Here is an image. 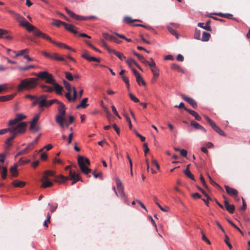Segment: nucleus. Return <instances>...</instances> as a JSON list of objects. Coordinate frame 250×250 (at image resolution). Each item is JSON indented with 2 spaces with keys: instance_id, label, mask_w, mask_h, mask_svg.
<instances>
[{
  "instance_id": "27",
  "label": "nucleus",
  "mask_w": 250,
  "mask_h": 250,
  "mask_svg": "<svg viewBox=\"0 0 250 250\" xmlns=\"http://www.w3.org/2000/svg\"><path fill=\"white\" fill-rule=\"evenodd\" d=\"M16 95V93H14L9 95L0 96V102H5L9 101L13 99Z\"/></svg>"
},
{
  "instance_id": "47",
  "label": "nucleus",
  "mask_w": 250,
  "mask_h": 250,
  "mask_svg": "<svg viewBox=\"0 0 250 250\" xmlns=\"http://www.w3.org/2000/svg\"><path fill=\"white\" fill-rule=\"evenodd\" d=\"M35 145L34 142H31L29 143L27 145V146L25 148L26 150L29 152L30 151H31L33 149Z\"/></svg>"
},
{
  "instance_id": "19",
  "label": "nucleus",
  "mask_w": 250,
  "mask_h": 250,
  "mask_svg": "<svg viewBox=\"0 0 250 250\" xmlns=\"http://www.w3.org/2000/svg\"><path fill=\"white\" fill-rule=\"evenodd\" d=\"M64 27L67 30L72 32L74 34H76L78 33L76 30L77 29V27L71 24L65 23Z\"/></svg>"
},
{
  "instance_id": "45",
  "label": "nucleus",
  "mask_w": 250,
  "mask_h": 250,
  "mask_svg": "<svg viewBox=\"0 0 250 250\" xmlns=\"http://www.w3.org/2000/svg\"><path fill=\"white\" fill-rule=\"evenodd\" d=\"M184 173L188 178L192 180H195L194 175L191 173L189 170H184Z\"/></svg>"
},
{
  "instance_id": "39",
  "label": "nucleus",
  "mask_w": 250,
  "mask_h": 250,
  "mask_svg": "<svg viewBox=\"0 0 250 250\" xmlns=\"http://www.w3.org/2000/svg\"><path fill=\"white\" fill-rule=\"evenodd\" d=\"M136 82L139 85H140L141 84H142L143 85H146L145 82L144 81L143 78L141 77V76L140 75L136 77Z\"/></svg>"
},
{
  "instance_id": "3",
  "label": "nucleus",
  "mask_w": 250,
  "mask_h": 250,
  "mask_svg": "<svg viewBox=\"0 0 250 250\" xmlns=\"http://www.w3.org/2000/svg\"><path fill=\"white\" fill-rule=\"evenodd\" d=\"M27 125L26 122H21L17 126H8V129H10V130H8V132H10L11 134V136L9 137L10 139L13 140L18 133L25 132Z\"/></svg>"
},
{
  "instance_id": "59",
  "label": "nucleus",
  "mask_w": 250,
  "mask_h": 250,
  "mask_svg": "<svg viewBox=\"0 0 250 250\" xmlns=\"http://www.w3.org/2000/svg\"><path fill=\"white\" fill-rule=\"evenodd\" d=\"M101 43L102 44V45L105 47L107 50L110 53V50H113V49L110 48L108 45L107 44H106V43L104 42V40H101Z\"/></svg>"
},
{
  "instance_id": "50",
  "label": "nucleus",
  "mask_w": 250,
  "mask_h": 250,
  "mask_svg": "<svg viewBox=\"0 0 250 250\" xmlns=\"http://www.w3.org/2000/svg\"><path fill=\"white\" fill-rule=\"evenodd\" d=\"M50 206V211L51 213H53L57 208L58 204L55 203L54 204H48Z\"/></svg>"
},
{
  "instance_id": "31",
  "label": "nucleus",
  "mask_w": 250,
  "mask_h": 250,
  "mask_svg": "<svg viewBox=\"0 0 250 250\" xmlns=\"http://www.w3.org/2000/svg\"><path fill=\"white\" fill-rule=\"evenodd\" d=\"M52 85H53V89L56 91V93L59 94H62V87L56 83V82Z\"/></svg>"
},
{
  "instance_id": "21",
  "label": "nucleus",
  "mask_w": 250,
  "mask_h": 250,
  "mask_svg": "<svg viewBox=\"0 0 250 250\" xmlns=\"http://www.w3.org/2000/svg\"><path fill=\"white\" fill-rule=\"evenodd\" d=\"M18 166L16 163L10 168V172L12 177H17L18 175L17 167Z\"/></svg>"
},
{
  "instance_id": "20",
  "label": "nucleus",
  "mask_w": 250,
  "mask_h": 250,
  "mask_svg": "<svg viewBox=\"0 0 250 250\" xmlns=\"http://www.w3.org/2000/svg\"><path fill=\"white\" fill-rule=\"evenodd\" d=\"M69 179L71 180H73L75 179H78V181H82V180L80 177V175L79 174L76 173L75 171H73L72 170H70L69 171Z\"/></svg>"
},
{
  "instance_id": "2",
  "label": "nucleus",
  "mask_w": 250,
  "mask_h": 250,
  "mask_svg": "<svg viewBox=\"0 0 250 250\" xmlns=\"http://www.w3.org/2000/svg\"><path fill=\"white\" fill-rule=\"evenodd\" d=\"M38 78H29L22 80L17 87L18 91L23 90H31L36 88L38 85Z\"/></svg>"
},
{
  "instance_id": "51",
  "label": "nucleus",
  "mask_w": 250,
  "mask_h": 250,
  "mask_svg": "<svg viewBox=\"0 0 250 250\" xmlns=\"http://www.w3.org/2000/svg\"><path fill=\"white\" fill-rule=\"evenodd\" d=\"M65 76L66 78L68 80L70 81H72L73 80L74 77L72 76L71 73H70V72H65Z\"/></svg>"
},
{
  "instance_id": "64",
  "label": "nucleus",
  "mask_w": 250,
  "mask_h": 250,
  "mask_svg": "<svg viewBox=\"0 0 250 250\" xmlns=\"http://www.w3.org/2000/svg\"><path fill=\"white\" fill-rule=\"evenodd\" d=\"M52 43L58 46L60 48H65V47H66V45L63 43L55 42L54 41V42H53Z\"/></svg>"
},
{
  "instance_id": "54",
  "label": "nucleus",
  "mask_w": 250,
  "mask_h": 250,
  "mask_svg": "<svg viewBox=\"0 0 250 250\" xmlns=\"http://www.w3.org/2000/svg\"><path fill=\"white\" fill-rule=\"evenodd\" d=\"M63 84H64V85L65 86V88L66 90L67 91H69L71 90V85H70V83L68 82H67V81L64 80L63 81Z\"/></svg>"
},
{
  "instance_id": "13",
  "label": "nucleus",
  "mask_w": 250,
  "mask_h": 250,
  "mask_svg": "<svg viewBox=\"0 0 250 250\" xmlns=\"http://www.w3.org/2000/svg\"><path fill=\"white\" fill-rule=\"evenodd\" d=\"M26 118V116H24L22 114H17L16 115L15 119L10 120L8 123V126H15V125L18 124L20 121Z\"/></svg>"
},
{
  "instance_id": "57",
  "label": "nucleus",
  "mask_w": 250,
  "mask_h": 250,
  "mask_svg": "<svg viewBox=\"0 0 250 250\" xmlns=\"http://www.w3.org/2000/svg\"><path fill=\"white\" fill-rule=\"evenodd\" d=\"M190 125L191 126H193L195 128L197 129H200V127L201 126V125L195 122L194 121H191Z\"/></svg>"
},
{
  "instance_id": "24",
  "label": "nucleus",
  "mask_w": 250,
  "mask_h": 250,
  "mask_svg": "<svg viewBox=\"0 0 250 250\" xmlns=\"http://www.w3.org/2000/svg\"><path fill=\"white\" fill-rule=\"evenodd\" d=\"M210 21L208 20L206 22V25H204V23L199 22L198 23V26L201 28H202L207 31H211V28L210 26Z\"/></svg>"
},
{
  "instance_id": "16",
  "label": "nucleus",
  "mask_w": 250,
  "mask_h": 250,
  "mask_svg": "<svg viewBox=\"0 0 250 250\" xmlns=\"http://www.w3.org/2000/svg\"><path fill=\"white\" fill-rule=\"evenodd\" d=\"M182 99L190 104L194 108L197 107V104L196 101L192 98L188 97L184 94H181Z\"/></svg>"
},
{
  "instance_id": "56",
  "label": "nucleus",
  "mask_w": 250,
  "mask_h": 250,
  "mask_svg": "<svg viewBox=\"0 0 250 250\" xmlns=\"http://www.w3.org/2000/svg\"><path fill=\"white\" fill-rule=\"evenodd\" d=\"M129 96L131 100L135 103L139 102V100L137 97H136L132 93H129Z\"/></svg>"
},
{
  "instance_id": "5",
  "label": "nucleus",
  "mask_w": 250,
  "mask_h": 250,
  "mask_svg": "<svg viewBox=\"0 0 250 250\" xmlns=\"http://www.w3.org/2000/svg\"><path fill=\"white\" fill-rule=\"evenodd\" d=\"M57 104L59 105L58 107V114L55 117V121L61 128H63V121L65 115L66 108L65 105L61 102L59 101Z\"/></svg>"
},
{
  "instance_id": "18",
  "label": "nucleus",
  "mask_w": 250,
  "mask_h": 250,
  "mask_svg": "<svg viewBox=\"0 0 250 250\" xmlns=\"http://www.w3.org/2000/svg\"><path fill=\"white\" fill-rule=\"evenodd\" d=\"M35 35L38 37H41L42 38L49 41L51 43L54 42V41L51 39V38L49 36H48L45 33H42L39 30L35 31Z\"/></svg>"
},
{
  "instance_id": "6",
  "label": "nucleus",
  "mask_w": 250,
  "mask_h": 250,
  "mask_svg": "<svg viewBox=\"0 0 250 250\" xmlns=\"http://www.w3.org/2000/svg\"><path fill=\"white\" fill-rule=\"evenodd\" d=\"M34 75L37 76L38 79L44 80L45 83L48 84H53L55 82L53 75L47 71H41L38 73H34Z\"/></svg>"
},
{
  "instance_id": "35",
  "label": "nucleus",
  "mask_w": 250,
  "mask_h": 250,
  "mask_svg": "<svg viewBox=\"0 0 250 250\" xmlns=\"http://www.w3.org/2000/svg\"><path fill=\"white\" fill-rule=\"evenodd\" d=\"M30 162V159H24V158H21L20 159L19 161L17 162L16 164H17L18 166L21 165H23L26 164H28Z\"/></svg>"
},
{
  "instance_id": "22",
  "label": "nucleus",
  "mask_w": 250,
  "mask_h": 250,
  "mask_svg": "<svg viewBox=\"0 0 250 250\" xmlns=\"http://www.w3.org/2000/svg\"><path fill=\"white\" fill-rule=\"evenodd\" d=\"M75 120V118L73 116H70L68 118V120L67 121L66 118L64 117V120L63 121V127L65 126L66 127H68V126L72 124Z\"/></svg>"
},
{
  "instance_id": "29",
  "label": "nucleus",
  "mask_w": 250,
  "mask_h": 250,
  "mask_svg": "<svg viewBox=\"0 0 250 250\" xmlns=\"http://www.w3.org/2000/svg\"><path fill=\"white\" fill-rule=\"evenodd\" d=\"M110 53H112L115 54L120 60H123L125 59V57L124 55V54L120 52L116 51L113 49V50H110Z\"/></svg>"
},
{
  "instance_id": "55",
  "label": "nucleus",
  "mask_w": 250,
  "mask_h": 250,
  "mask_svg": "<svg viewBox=\"0 0 250 250\" xmlns=\"http://www.w3.org/2000/svg\"><path fill=\"white\" fill-rule=\"evenodd\" d=\"M73 89V97H71V101H75L77 97V93L75 87H73L72 88Z\"/></svg>"
},
{
  "instance_id": "23",
  "label": "nucleus",
  "mask_w": 250,
  "mask_h": 250,
  "mask_svg": "<svg viewBox=\"0 0 250 250\" xmlns=\"http://www.w3.org/2000/svg\"><path fill=\"white\" fill-rule=\"evenodd\" d=\"M185 110L188 112L190 114L194 117L195 119L197 121H201V117L195 111L189 109L187 108H185Z\"/></svg>"
},
{
  "instance_id": "63",
  "label": "nucleus",
  "mask_w": 250,
  "mask_h": 250,
  "mask_svg": "<svg viewBox=\"0 0 250 250\" xmlns=\"http://www.w3.org/2000/svg\"><path fill=\"white\" fill-rule=\"evenodd\" d=\"M227 221L232 227H233L235 229H237L241 233H242L241 230L235 224H234L230 220L227 219Z\"/></svg>"
},
{
  "instance_id": "36",
  "label": "nucleus",
  "mask_w": 250,
  "mask_h": 250,
  "mask_svg": "<svg viewBox=\"0 0 250 250\" xmlns=\"http://www.w3.org/2000/svg\"><path fill=\"white\" fill-rule=\"evenodd\" d=\"M214 15H217L219 17H222V18H225L229 19H232L233 15L229 13H226L224 14L221 12L217 13H214Z\"/></svg>"
},
{
  "instance_id": "58",
  "label": "nucleus",
  "mask_w": 250,
  "mask_h": 250,
  "mask_svg": "<svg viewBox=\"0 0 250 250\" xmlns=\"http://www.w3.org/2000/svg\"><path fill=\"white\" fill-rule=\"evenodd\" d=\"M225 242L226 244V245L229 247V248L230 249H231L232 248V246L231 245V244L229 242V238L227 235H225Z\"/></svg>"
},
{
  "instance_id": "10",
  "label": "nucleus",
  "mask_w": 250,
  "mask_h": 250,
  "mask_svg": "<svg viewBox=\"0 0 250 250\" xmlns=\"http://www.w3.org/2000/svg\"><path fill=\"white\" fill-rule=\"evenodd\" d=\"M204 118L207 121L208 124L211 126V127L213 129V130L219 133L221 136H225V133L214 122H213L210 118H209L207 116L204 115Z\"/></svg>"
},
{
  "instance_id": "28",
  "label": "nucleus",
  "mask_w": 250,
  "mask_h": 250,
  "mask_svg": "<svg viewBox=\"0 0 250 250\" xmlns=\"http://www.w3.org/2000/svg\"><path fill=\"white\" fill-rule=\"evenodd\" d=\"M41 87L42 88V91L44 92L51 93L54 90V89L52 87L45 84H41Z\"/></svg>"
},
{
  "instance_id": "62",
  "label": "nucleus",
  "mask_w": 250,
  "mask_h": 250,
  "mask_svg": "<svg viewBox=\"0 0 250 250\" xmlns=\"http://www.w3.org/2000/svg\"><path fill=\"white\" fill-rule=\"evenodd\" d=\"M8 34V31L2 29H0V38H3Z\"/></svg>"
},
{
  "instance_id": "7",
  "label": "nucleus",
  "mask_w": 250,
  "mask_h": 250,
  "mask_svg": "<svg viewBox=\"0 0 250 250\" xmlns=\"http://www.w3.org/2000/svg\"><path fill=\"white\" fill-rule=\"evenodd\" d=\"M116 185H117V188L118 189V197H120L127 204H128V200L127 199V197L125 194V193L124 192V188L123 186L122 183L120 179L118 177H116L115 179Z\"/></svg>"
},
{
  "instance_id": "60",
  "label": "nucleus",
  "mask_w": 250,
  "mask_h": 250,
  "mask_svg": "<svg viewBox=\"0 0 250 250\" xmlns=\"http://www.w3.org/2000/svg\"><path fill=\"white\" fill-rule=\"evenodd\" d=\"M40 113H38L37 114H36L34 117V118L32 119V120L31 121V122L33 123H36L37 124L38 121L39 120V119L40 118Z\"/></svg>"
},
{
  "instance_id": "25",
  "label": "nucleus",
  "mask_w": 250,
  "mask_h": 250,
  "mask_svg": "<svg viewBox=\"0 0 250 250\" xmlns=\"http://www.w3.org/2000/svg\"><path fill=\"white\" fill-rule=\"evenodd\" d=\"M26 183L24 182L18 180H15L12 183V185L15 187H18L20 188H22L24 187Z\"/></svg>"
},
{
  "instance_id": "34",
  "label": "nucleus",
  "mask_w": 250,
  "mask_h": 250,
  "mask_svg": "<svg viewBox=\"0 0 250 250\" xmlns=\"http://www.w3.org/2000/svg\"><path fill=\"white\" fill-rule=\"evenodd\" d=\"M124 21L128 24L131 23L134 21L142 22L140 20H133L131 17L128 16L124 17Z\"/></svg>"
},
{
  "instance_id": "41",
  "label": "nucleus",
  "mask_w": 250,
  "mask_h": 250,
  "mask_svg": "<svg viewBox=\"0 0 250 250\" xmlns=\"http://www.w3.org/2000/svg\"><path fill=\"white\" fill-rule=\"evenodd\" d=\"M35 66L33 65H30L27 66H19L18 69L21 71H27L30 69L35 68Z\"/></svg>"
},
{
  "instance_id": "17",
  "label": "nucleus",
  "mask_w": 250,
  "mask_h": 250,
  "mask_svg": "<svg viewBox=\"0 0 250 250\" xmlns=\"http://www.w3.org/2000/svg\"><path fill=\"white\" fill-rule=\"evenodd\" d=\"M224 187L226 189L227 193L229 195L233 197H236L237 196L238 192L236 189L230 188L227 185H225Z\"/></svg>"
},
{
  "instance_id": "33",
  "label": "nucleus",
  "mask_w": 250,
  "mask_h": 250,
  "mask_svg": "<svg viewBox=\"0 0 250 250\" xmlns=\"http://www.w3.org/2000/svg\"><path fill=\"white\" fill-rule=\"evenodd\" d=\"M42 95H40V96L38 97L36 99H34V101L33 102L32 104V106H35L36 104H39V109L40 111V105H41V102L42 101Z\"/></svg>"
},
{
  "instance_id": "9",
  "label": "nucleus",
  "mask_w": 250,
  "mask_h": 250,
  "mask_svg": "<svg viewBox=\"0 0 250 250\" xmlns=\"http://www.w3.org/2000/svg\"><path fill=\"white\" fill-rule=\"evenodd\" d=\"M65 10L67 13L72 18L78 21H86L89 19L95 18V16L83 17L75 14L74 12L65 7Z\"/></svg>"
},
{
  "instance_id": "26",
  "label": "nucleus",
  "mask_w": 250,
  "mask_h": 250,
  "mask_svg": "<svg viewBox=\"0 0 250 250\" xmlns=\"http://www.w3.org/2000/svg\"><path fill=\"white\" fill-rule=\"evenodd\" d=\"M87 101H88L87 98H83L80 104L76 106V108L79 109L80 108H86L88 105V104H86Z\"/></svg>"
},
{
  "instance_id": "52",
  "label": "nucleus",
  "mask_w": 250,
  "mask_h": 250,
  "mask_svg": "<svg viewBox=\"0 0 250 250\" xmlns=\"http://www.w3.org/2000/svg\"><path fill=\"white\" fill-rule=\"evenodd\" d=\"M50 218H51V215L49 214V213H48L47 214V218L44 222V224H43L44 226L46 227V228L48 227V224L49 223H50Z\"/></svg>"
},
{
  "instance_id": "4",
  "label": "nucleus",
  "mask_w": 250,
  "mask_h": 250,
  "mask_svg": "<svg viewBox=\"0 0 250 250\" xmlns=\"http://www.w3.org/2000/svg\"><path fill=\"white\" fill-rule=\"evenodd\" d=\"M27 125L26 122H21L17 126H8V129H10V130H8V132H10L11 134V136L9 137L10 139L13 140L18 133L25 132Z\"/></svg>"
},
{
  "instance_id": "12",
  "label": "nucleus",
  "mask_w": 250,
  "mask_h": 250,
  "mask_svg": "<svg viewBox=\"0 0 250 250\" xmlns=\"http://www.w3.org/2000/svg\"><path fill=\"white\" fill-rule=\"evenodd\" d=\"M83 159V156H79L78 158V165L81 168L82 171L85 174H88L91 172V169L83 165L82 160Z\"/></svg>"
},
{
  "instance_id": "61",
  "label": "nucleus",
  "mask_w": 250,
  "mask_h": 250,
  "mask_svg": "<svg viewBox=\"0 0 250 250\" xmlns=\"http://www.w3.org/2000/svg\"><path fill=\"white\" fill-rule=\"evenodd\" d=\"M126 62L129 66H131L132 64H135L136 63L135 60L131 58L127 59Z\"/></svg>"
},
{
  "instance_id": "43",
  "label": "nucleus",
  "mask_w": 250,
  "mask_h": 250,
  "mask_svg": "<svg viewBox=\"0 0 250 250\" xmlns=\"http://www.w3.org/2000/svg\"><path fill=\"white\" fill-rule=\"evenodd\" d=\"M65 23V22L59 20H54L52 24L57 27H60L62 25L64 26Z\"/></svg>"
},
{
  "instance_id": "14",
  "label": "nucleus",
  "mask_w": 250,
  "mask_h": 250,
  "mask_svg": "<svg viewBox=\"0 0 250 250\" xmlns=\"http://www.w3.org/2000/svg\"><path fill=\"white\" fill-rule=\"evenodd\" d=\"M82 57L86 59L89 62L94 61L100 62L101 61V60L99 58L89 56L88 52L86 50H83V53L82 55Z\"/></svg>"
},
{
  "instance_id": "44",
  "label": "nucleus",
  "mask_w": 250,
  "mask_h": 250,
  "mask_svg": "<svg viewBox=\"0 0 250 250\" xmlns=\"http://www.w3.org/2000/svg\"><path fill=\"white\" fill-rule=\"evenodd\" d=\"M30 129L35 131H38L40 130V127L36 123L30 122Z\"/></svg>"
},
{
  "instance_id": "37",
  "label": "nucleus",
  "mask_w": 250,
  "mask_h": 250,
  "mask_svg": "<svg viewBox=\"0 0 250 250\" xmlns=\"http://www.w3.org/2000/svg\"><path fill=\"white\" fill-rule=\"evenodd\" d=\"M51 57L50 59H52L54 60L60 61H65L64 58L62 57L59 56L58 53H54L53 54H51Z\"/></svg>"
},
{
  "instance_id": "40",
  "label": "nucleus",
  "mask_w": 250,
  "mask_h": 250,
  "mask_svg": "<svg viewBox=\"0 0 250 250\" xmlns=\"http://www.w3.org/2000/svg\"><path fill=\"white\" fill-rule=\"evenodd\" d=\"M7 175V169L5 167H2V171L1 172V177L2 179L6 178Z\"/></svg>"
},
{
  "instance_id": "49",
  "label": "nucleus",
  "mask_w": 250,
  "mask_h": 250,
  "mask_svg": "<svg viewBox=\"0 0 250 250\" xmlns=\"http://www.w3.org/2000/svg\"><path fill=\"white\" fill-rule=\"evenodd\" d=\"M28 53V49H25L21 50H20L19 53H16L15 54V56L14 57H17L19 56H22L24 55V53Z\"/></svg>"
},
{
  "instance_id": "42",
  "label": "nucleus",
  "mask_w": 250,
  "mask_h": 250,
  "mask_svg": "<svg viewBox=\"0 0 250 250\" xmlns=\"http://www.w3.org/2000/svg\"><path fill=\"white\" fill-rule=\"evenodd\" d=\"M103 36L104 38L106 40H109L111 41H113L115 37L114 36L109 35L107 33H103Z\"/></svg>"
},
{
  "instance_id": "32",
  "label": "nucleus",
  "mask_w": 250,
  "mask_h": 250,
  "mask_svg": "<svg viewBox=\"0 0 250 250\" xmlns=\"http://www.w3.org/2000/svg\"><path fill=\"white\" fill-rule=\"evenodd\" d=\"M171 67L173 70L176 71L177 72H181L182 73H185V71L184 70V69L183 68H182L179 65H178L177 64L172 63L171 65Z\"/></svg>"
},
{
  "instance_id": "46",
  "label": "nucleus",
  "mask_w": 250,
  "mask_h": 250,
  "mask_svg": "<svg viewBox=\"0 0 250 250\" xmlns=\"http://www.w3.org/2000/svg\"><path fill=\"white\" fill-rule=\"evenodd\" d=\"M9 13L10 14H11V15H14L15 17V18L19 21H21L22 18H23V17H21V16H20L19 14L16 13L14 11H12V10H9L8 11Z\"/></svg>"
},
{
  "instance_id": "53",
  "label": "nucleus",
  "mask_w": 250,
  "mask_h": 250,
  "mask_svg": "<svg viewBox=\"0 0 250 250\" xmlns=\"http://www.w3.org/2000/svg\"><path fill=\"white\" fill-rule=\"evenodd\" d=\"M167 29L171 34L175 35L177 39L179 38L178 35L177 34L176 31L174 29L170 27H168Z\"/></svg>"
},
{
  "instance_id": "48",
  "label": "nucleus",
  "mask_w": 250,
  "mask_h": 250,
  "mask_svg": "<svg viewBox=\"0 0 250 250\" xmlns=\"http://www.w3.org/2000/svg\"><path fill=\"white\" fill-rule=\"evenodd\" d=\"M201 31L200 30L196 29L194 34V37L196 40H200Z\"/></svg>"
},
{
  "instance_id": "30",
  "label": "nucleus",
  "mask_w": 250,
  "mask_h": 250,
  "mask_svg": "<svg viewBox=\"0 0 250 250\" xmlns=\"http://www.w3.org/2000/svg\"><path fill=\"white\" fill-rule=\"evenodd\" d=\"M153 75V82H155L156 79L159 77V69L156 67L153 68L151 69Z\"/></svg>"
},
{
  "instance_id": "1",
  "label": "nucleus",
  "mask_w": 250,
  "mask_h": 250,
  "mask_svg": "<svg viewBox=\"0 0 250 250\" xmlns=\"http://www.w3.org/2000/svg\"><path fill=\"white\" fill-rule=\"evenodd\" d=\"M55 178V182L60 184L65 182L69 179L68 176H65L62 174L56 176L55 172L52 170H46L44 172L41 180L42 183L41 187L43 188L50 187L53 186L52 182L50 181V177Z\"/></svg>"
},
{
  "instance_id": "11",
  "label": "nucleus",
  "mask_w": 250,
  "mask_h": 250,
  "mask_svg": "<svg viewBox=\"0 0 250 250\" xmlns=\"http://www.w3.org/2000/svg\"><path fill=\"white\" fill-rule=\"evenodd\" d=\"M20 24L23 26L26 27V29L29 32L34 31V34L35 35V31L39 30V29L35 26L32 25L29 23L27 21H26L24 18L19 21Z\"/></svg>"
},
{
  "instance_id": "15",
  "label": "nucleus",
  "mask_w": 250,
  "mask_h": 250,
  "mask_svg": "<svg viewBox=\"0 0 250 250\" xmlns=\"http://www.w3.org/2000/svg\"><path fill=\"white\" fill-rule=\"evenodd\" d=\"M224 199V206L226 210L230 214L233 213L235 210V206L233 205H230L226 196H223Z\"/></svg>"
},
{
  "instance_id": "38",
  "label": "nucleus",
  "mask_w": 250,
  "mask_h": 250,
  "mask_svg": "<svg viewBox=\"0 0 250 250\" xmlns=\"http://www.w3.org/2000/svg\"><path fill=\"white\" fill-rule=\"evenodd\" d=\"M210 37V35L209 33L206 32H204L203 33L201 41L203 42H207L209 40Z\"/></svg>"
},
{
  "instance_id": "8",
  "label": "nucleus",
  "mask_w": 250,
  "mask_h": 250,
  "mask_svg": "<svg viewBox=\"0 0 250 250\" xmlns=\"http://www.w3.org/2000/svg\"><path fill=\"white\" fill-rule=\"evenodd\" d=\"M48 98V96L46 94L42 95V100L41 102L40 105V112H42L43 110V108L44 107H48L50 106L54 103H58L59 101L57 99H53L51 100H47Z\"/></svg>"
}]
</instances>
